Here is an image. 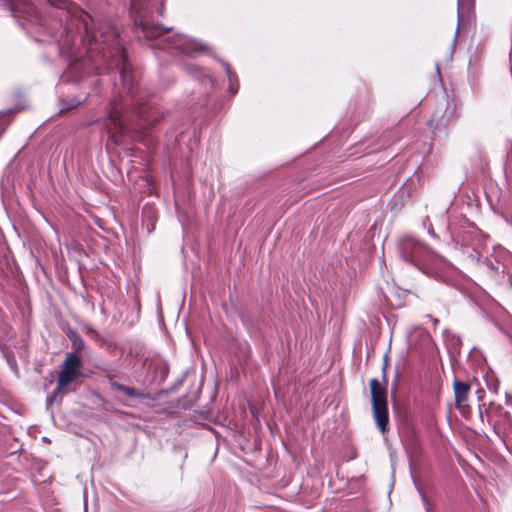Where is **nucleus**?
I'll return each mask as SVG.
<instances>
[{
    "mask_svg": "<svg viewBox=\"0 0 512 512\" xmlns=\"http://www.w3.org/2000/svg\"><path fill=\"white\" fill-rule=\"evenodd\" d=\"M123 116L124 112L122 109V105L117 101L112 102L108 111V115L106 118L107 122L105 123V126L109 134V140L115 144H118L116 133L119 132L121 134H124L125 132V127L122 120Z\"/></svg>",
    "mask_w": 512,
    "mask_h": 512,
    "instance_id": "7",
    "label": "nucleus"
},
{
    "mask_svg": "<svg viewBox=\"0 0 512 512\" xmlns=\"http://www.w3.org/2000/svg\"><path fill=\"white\" fill-rule=\"evenodd\" d=\"M458 7H460V1L458 0Z\"/></svg>",
    "mask_w": 512,
    "mask_h": 512,
    "instance_id": "22",
    "label": "nucleus"
},
{
    "mask_svg": "<svg viewBox=\"0 0 512 512\" xmlns=\"http://www.w3.org/2000/svg\"><path fill=\"white\" fill-rule=\"evenodd\" d=\"M7 6L15 19H26L38 26L39 31L51 35L61 51L80 50L82 46L97 69L101 64L106 65L108 70L116 69L123 87L128 92L132 90V69L113 28L92 30L93 19L83 10L64 0L48 4L44 10V17L30 0H8Z\"/></svg>",
    "mask_w": 512,
    "mask_h": 512,
    "instance_id": "1",
    "label": "nucleus"
},
{
    "mask_svg": "<svg viewBox=\"0 0 512 512\" xmlns=\"http://www.w3.org/2000/svg\"><path fill=\"white\" fill-rule=\"evenodd\" d=\"M459 117V112L454 103L447 102L445 109H437L432 114L428 124L433 128V133L445 130L449 125L454 124Z\"/></svg>",
    "mask_w": 512,
    "mask_h": 512,
    "instance_id": "6",
    "label": "nucleus"
},
{
    "mask_svg": "<svg viewBox=\"0 0 512 512\" xmlns=\"http://www.w3.org/2000/svg\"><path fill=\"white\" fill-rule=\"evenodd\" d=\"M81 102L80 101H76V100H71V103H70V108H75L77 107Z\"/></svg>",
    "mask_w": 512,
    "mask_h": 512,
    "instance_id": "16",
    "label": "nucleus"
},
{
    "mask_svg": "<svg viewBox=\"0 0 512 512\" xmlns=\"http://www.w3.org/2000/svg\"><path fill=\"white\" fill-rule=\"evenodd\" d=\"M386 363L383 366V380L386 382Z\"/></svg>",
    "mask_w": 512,
    "mask_h": 512,
    "instance_id": "17",
    "label": "nucleus"
},
{
    "mask_svg": "<svg viewBox=\"0 0 512 512\" xmlns=\"http://www.w3.org/2000/svg\"><path fill=\"white\" fill-rule=\"evenodd\" d=\"M485 391L482 388L476 390V395L479 401H481L484 397Z\"/></svg>",
    "mask_w": 512,
    "mask_h": 512,
    "instance_id": "15",
    "label": "nucleus"
},
{
    "mask_svg": "<svg viewBox=\"0 0 512 512\" xmlns=\"http://www.w3.org/2000/svg\"><path fill=\"white\" fill-rule=\"evenodd\" d=\"M370 392L373 417L377 427L384 434L388 430L389 423L386 386L373 378L370 380Z\"/></svg>",
    "mask_w": 512,
    "mask_h": 512,
    "instance_id": "4",
    "label": "nucleus"
},
{
    "mask_svg": "<svg viewBox=\"0 0 512 512\" xmlns=\"http://www.w3.org/2000/svg\"><path fill=\"white\" fill-rule=\"evenodd\" d=\"M230 90H231L233 93H236V90H233V88H232V84H230Z\"/></svg>",
    "mask_w": 512,
    "mask_h": 512,
    "instance_id": "19",
    "label": "nucleus"
},
{
    "mask_svg": "<svg viewBox=\"0 0 512 512\" xmlns=\"http://www.w3.org/2000/svg\"><path fill=\"white\" fill-rule=\"evenodd\" d=\"M110 386L118 391L123 392L125 395L132 397V398H138V399H151V397L148 394H145L141 391H139L136 388L129 387L122 385L116 381L110 380Z\"/></svg>",
    "mask_w": 512,
    "mask_h": 512,
    "instance_id": "9",
    "label": "nucleus"
},
{
    "mask_svg": "<svg viewBox=\"0 0 512 512\" xmlns=\"http://www.w3.org/2000/svg\"><path fill=\"white\" fill-rule=\"evenodd\" d=\"M159 15H163V10L162 9L159 10Z\"/></svg>",
    "mask_w": 512,
    "mask_h": 512,
    "instance_id": "20",
    "label": "nucleus"
},
{
    "mask_svg": "<svg viewBox=\"0 0 512 512\" xmlns=\"http://www.w3.org/2000/svg\"><path fill=\"white\" fill-rule=\"evenodd\" d=\"M470 390V383L454 379L453 391L455 398V408L465 418H468L471 415V407L469 405Z\"/></svg>",
    "mask_w": 512,
    "mask_h": 512,
    "instance_id": "8",
    "label": "nucleus"
},
{
    "mask_svg": "<svg viewBox=\"0 0 512 512\" xmlns=\"http://www.w3.org/2000/svg\"><path fill=\"white\" fill-rule=\"evenodd\" d=\"M221 65L223 66V68L229 78L230 83H232L233 74H232L229 64L227 62L221 61Z\"/></svg>",
    "mask_w": 512,
    "mask_h": 512,
    "instance_id": "11",
    "label": "nucleus"
},
{
    "mask_svg": "<svg viewBox=\"0 0 512 512\" xmlns=\"http://www.w3.org/2000/svg\"><path fill=\"white\" fill-rule=\"evenodd\" d=\"M153 209L152 207H149V206H145L143 208V211H142V214L144 217H152V214H153Z\"/></svg>",
    "mask_w": 512,
    "mask_h": 512,
    "instance_id": "13",
    "label": "nucleus"
},
{
    "mask_svg": "<svg viewBox=\"0 0 512 512\" xmlns=\"http://www.w3.org/2000/svg\"><path fill=\"white\" fill-rule=\"evenodd\" d=\"M459 32V27L456 29V34H458ZM457 37V35H455V38Z\"/></svg>",
    "mask_w": 512,
    "mask_h": 512,
    "instance_id": "21",
    "label": "nucleus"
},
{
    "mask_svg": "<svg viewBox=\"0 0 512 512\" xmlns=\"http://www.w3.org/2000/svg\"><path fill=\"white\" fill-rule=\"evenodd\" d=\"M139 27L145 38H161L160 41L162 48L169 50L171 53L173 52L172 50H175L179 53L192 55L193 53L205 49V46H203L201 43L183 34H174L172 36L163 37L165 33L171 30L169 27H164L158 24H149L143 21H140Z\"/></svg>",
    "mask_w": 512,
    "mask_h": 512,
    "instance_id": "2",
    "label": "nucleus"
},
{
    "mask_svg": "<svg viewBox=\"0 0 512 512\" xmlns=\"http://www.w3.org/2000/svg\"><path fill=\"white\" fill-rule=\"evenodd\" d=\"M149 108H146V107H139L137 108L136 110V113L142 117L143 119H146V111H148Z\"/></svg>",
    "mask_w": 512,
    "mask_h": 512,
    "instance_id": "14",
    "label": "nucleus"
},
{
    "mask_svg": "<svg viewBox=\"0 0 512 512\" xmlns=\"http://www.w3.org/2000/svg\"><path fill=\"white\" fill-rule=\"evenodd\" d=\"M147 230H148V232H151L152 230H154V224L151 223V226H148Z\"/></svg>",
    "mask_w": 512,
    "mask_h": 512,
    "instance_id": "18",
    "label": "nucleus"
},
{
    "mask_svg": "<svg viewBox=\"0 0 512 512\" xmlns=\"http://www.w3.org/2000/svg\"><path fill=\"white\" fill-rule=\"evenodd\" d=\"M400 258L419 270L424 271L426 266L437 265L444 259L416 237L407 235L398 241Z\"/></svg>",
    "mask_w": 512,
    "mask_h": 512,
    "instance_id": "3",
    "label": "nucleus"
},
{
    "mask_svg": "<svg viewBox=\"0 0 512 512\" xmlns=\"http://www.w3.org/2000/svg\"><path fill=\"white\" fill-rule=\"evenodd\" d=\"M69 339L71 340L72 347L74 349L73 353L78 355L85 348V343L82 337L77 332H72L69 334Z\"/></svg>",
    "mask_w": 512,
    "mask_h": 512,
    "instance_id": "10",
    "label": "nucleus"
},
{
    "mask_svg": "<svg viewBox=\"0 0 512 512\" xmlns=\"http://www.w3.org/2000/svg\"><path fill=\"white\" fill-rule=\"evenodd\" d=\"M418 492L420 494V497L426 507V511L427 512H430V508H429V502H428V499H427V496L425 495V493L423 492L422 489L418 488Z\"/></svg>",
    "mask_w": 512,
    "mask_h": 512,
    "instance_id": "12",
    "label": "nucleus"
},
{
    "mask_svg": "<svg viewBox=\"0 0 512 512\" xmlns=\"http://www.w3.org/2000/svg\"><path fill=\"white\" fill-rule=\"evenodd\" d=\"M82 366L81 358L76 353H68L61 365V370L57 379L56 388L51 396L47 397V402L55 400L61 391L73 383L80 376Z\"/></svg>",
    "mask_w": 512,
    "mask_h": 512,
    "instance_id": "5",
    "label": "nucleus"
}]
</instances>
